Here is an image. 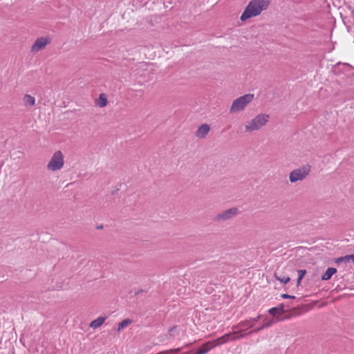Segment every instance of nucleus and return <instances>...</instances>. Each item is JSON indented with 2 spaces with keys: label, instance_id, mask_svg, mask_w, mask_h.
Here are the masks:
<instances>
[{
  "label": "nucleus",
  "instance_id": "obj_1",
  "mask_svg": "<svg viewBox=\"0 0 354 354\" xmlns=\"http://www.w3.org/2000/svg\"><path fill=\"white\" fill-rule=\"evenodd\" d=\"M270 3V0H252L241 14V20L245 21L250 18L259 15L262 11L267 9Z\"/></svg>",
  "mask_w": 354,
  "mask_h": 354
},
{
  "label": "nucleus",
  "instance_id": "obj_2",
  "mask_svg": "<svg viewBox=\"0 0 354 354\" xmlns=\"http://www.w3.org/2000/svg\"><path fill=\"white\" fill-rule=\"evenodd\" d=\"M270 118L268 114H259L253 118L248 124L245 125L246 131H257L266 124Z\"/></svg>",
  "mask_w": 354,
  "mask_h": 354
},
{
  "label": "nucleus",
  "instance_id": "obj_3",
  "mask_svg": "<svg viewBox=\"0 0 354 354\" xmlns=\"http://www.w3.org/2000/svg\"><path fill=\"white\" fill-rule=\"evenodd\" d=\"M311 166L306 164L302 167L292 170L289 174V180L291 183H296L304 180L310 172Z\"/></svg>",
  "mask_w": 354,
  "mask_h": 354
},
{
  "label": "nucleus",
  "instance_id": "obj_4",
  "mask_svg": "<svg viewBox=\"0 0 354 354\" xmlns=\"http://www.w3.org/2000/svg\"><path fill=\"white\" fill-rule=\"evenodd\" d=\"M253 98L254 95L248 93L236 99L230 107V113L243 110L247 106V104H248L253 100Z\"/></svg>",
  "mask_w": 354,
  "mask_h": 354
},
{
  "label": "nucleus",
  "instance_id": "obj_5",
  "mask_svg": "<svg viewBox=\"0 0 354 354\" xmlns=\"http://www.w3.org/2000/svg\"><path fill=\"white\" fill-rule=\"evenodd\" d=\"M64 165V156L61 151H57L53 155L47 165L48 170L55 171L59 170Z\"/></svg>",
  "mask_w": 354,
  "mask_h": 354
},
{
  "label": "nucleus",
  "instance_id": "obj_6",
  "mask_svg": "<svg viewBox=\"0 0 354 354\" xmlns=\"http://www.w3.org/2000/svg\"><path fill=\"white\" fill-rule=\"evenodd\" d=\"M243 330L234 331L232 333H226L224 335L217 338L212 344L216 346H219L225 344L230 341L236 340L245 336V334L242 333Z\"/></svg>",
  "mask_w": 354,
  "mask_h": 354
},
{
  "label": "nucleus",
  "instance_id": "obj_7",
  "mask_svg": "<svg viewBox=\"0 0 354 354\" xmlns=\"http://www.w3.org/2000/svg\"><path fill=\"white\" fill-rule=\"evenodd\" d=\"M239 212L237 207H232L216 215L213 220L216 222L225 221L236 216Z\"/></svg>",
  "mask_w": 354,
  "mask_h": 354
},
{
  "label": "nucleus",
  "instance_id": "obj_8",
  "mask_svg": "<svg viewBox=\"0 0 354 354\" xmlns=\"http://www.w3.org/2000/svg\"><path fill=\"white\" fill-rule=\"evenodd\" d=\"M50 43V41L44 37L37 38L35 43L32 44L31 47V50L32 52H37L44 48L45 46Z\"/></svg>",
  "mask_w": 354,
  "mask_h": 354
},
{
  "label": "nucleus",
  "instance_id": "obj_9",
  "mask_svg": "<svg viewBox=\"0 0 354 354\" xmlns=\"http://www.w3.org/2000/svg\"><path fill=\"white\" fill-rule=\"evenodd\" d=\"M210 130V127L207 124H203L201 125L196 131V136L200 138H204L206 137Z\"/></svg>",
  "mask_w": 354,
  "mask_h": 354
},
{
  "label": "nucleus",
  "instance_id": "obj_10",
  "mask_svg": "<svg viewBox=\"0 0 354 354\" xmlns=\"http://www.w3.org/2000/svg\"><path fill=\"white\" fill-rule=\"evenodd\" d=\"M286 312L285 304H280L277 306L271 308L268 310V313L272 316H276L277 315H282Z\"/></svg>",
  "mask_w": 354,
  "mask_h": 354
},
{
  "label": "nucleus",
  "instance_id": "obj_11",
  "mask_svg": "<svg viewBox=\"0 0 354 354\" xmlns=\"http://www.w3.org/2000/svg\"><path fill=\"white\" fill-rule=\"evenodd\" d=\"M215 345H213L212 342H207L205 343L196 353L194 354H206L212 348H214Z\"/></svg>",
  "mask_w": 354,
  "mask_h": 354
},
{
  "label": "nucleus",
  "instance_id": "obj_12",
  "mask_svg": "<svg viewBox=\"0 0 354 354\" xmlns=\"http://www.w3.org/2000/svg\"><path fill=\"white\" fill-rule=\"evenodd\" d=\"M106 319V317H99L97 319L92 321L90 323L89 326L93 329H96L103 324Z\"/></svg>",
  "mask_w": 354,
  "mask_h": 354
},
{
  "label": "nucleus",
  "instance_id": "obj_13",
  "mask_svg": "<svg viewBox=\"0 0 354 354\" xmlns=\"http://www.w3.org/2000/svg\"><path fill=\"white\" fill-rule=\"evenodd\" d=\"M337 272V269L335 268H328L326 272L322 274L321 279L322 281L329 280L332 276Z\"/></svg>",
  "mask_w": 354,
  "mask_h": 354
},
{
  "label": "nucleus",
  "instance_id": "obj_14",
  "mask_svg": "<svg viewBox=\"0 0 354 354\" xmlns=\"http://www.w3.org/2000/svg\"><path fill=\"white\" fill-rule=\"evenodd\" d=\"M180 328L178 326H174L169 329L168 336L171 338H175L180 335Z\"/></svg>",
  "mask_w": 354,
  "mask_h": 354
},
{
  "label": "nucleus",
  "instance_id": "obj_15",
  "mask_svg": "<svg viewBox=\"0 0 354 354\" xmlns=\"http://www.w3.org/2000/svg\"><path fill=\"white\" fill-rule=\"evenodd\" d=\"M24 103L26 106H32L35 104V97L30 95H25L24 97Z\"/></svg>",
  "mask_w": 354,
  "mask_h": 354
},
{
  "label": "nucleus",
  "instance_id": "obj_16",
  "mask_svg": "<svg viewBox=\"0 0 354 354\" xmlns=\"http://www.w3.org/2000/svg\"><path fill=\"white\" fill-rule=\"evenodd\" d=\"M132 322V320L130 319H123L122 322H120L119 324H118V331H120L122 330H123L124 328H125L128 325H129L130 324H131Z\"/></svg>",
  "mask_w": 354,
  "mask_h": 354
},
{
  "label": "nucleus",
  "instance_id": "obj_17",
  "mask_svg": "<svg viewBox=\"0 0 354 354\" xmlns=\"http://www.w3.org/2000/svg\"><path fill=\"white\" fill-rule=\"evenodd\" d=\"M353 256H351L349 254L335 259V262L337 264H339L341 263H348L351 260Z\"/></svg>",
  "mask_w": 354,
  "mask_h": 354
},
{
  "label": "nucleus",
  "instance_id": "obj_18",
  "mask_svg": "<svg viewBox=\"0 0 354 354\" xmlns=\"http://www.w3.org/2000/svg\"><path fill=\"white\" fill-rule=\"evenodd\" d=\"M107 98L105 94L102 93L99 97L98 105L100 107H104L107 104Z\"/></svg>",
  "mask_w": 354,
  "mask_h": 354
},
{
  "label": "nucleus",
  "instance_id": "obj_19",
  "mask_svg": "<svg viewBox=\"0 0 354 354\" xmlns=\"http://www.w3.org/2000/svg\"><path fill=\"white\" fill-rule=\"evenodd\" d=\"M274 277L278 281L284 284L288 283L290 281V278L289 277L278 276L277 272L274 273Z\"/></svg>",
  "mask_w": 354,
  "mask_h": 354
},
{
  "label": "nucleus",
  "instance_id": "obj_20",
  "mask_svg": "<svg viewBox=\"0 0 354 354\" xmlns=\"http://www.w3.org/2000/svg\"><path fill=\"white\" fill-rule=\"evenodd\" d=\"M297 272H298V278H297V285L299 286L300 284L302 279L306 274V270H299L297 271Z\"/></svg>",
  "mask_w": 354,
  "mask_h": 354
},
{
  "label": "nucleus",
  "instance_id": "obj_21",
  "mask_svg": "<svg viewBox=\"0 0 354 354\" xmlns=\"http://www.w3.org/2000/svg\"><path fill=\"white\" fill-rule=\"evenodd\" d=\"M239 326H240L241 327H245V326L248 328H252L254 326V323H252L251 320H245V321L241 322L239 324Z\"/></svg>",
  "mask_w": 354,
  "mask_h": 354
},
{
  "label": "nucleus",
  "instance_id": "obj_22",
  "mask_svg": "<svg viewBox=\"0 0 354 354\" xmlns=\"http://www.w3.org/2000/svg\"><path fill=\"white\" fill-rule=\"evenodd\" d=\"M274 320L273 319H270V320H264L263 324L261 325V328H267L270 326H271L273 324H274Z\"/></svg>",
  "mask_w": 354,
  "mask_h": 354
},
{
  "label": "nucleus",
  "instance_id": "obj_23",
  "mask_svg": "<svg viewBox=\"0 0 354 354\" xmlns=\"http://www.w3.org/2000/svg\"><path fill=\"white\" fill-rule=\"evenodd\" d=\"M281 297L283 298V299H295V297L294 295H288V294H286V293L282 294L281 295Z\"/></svg>",
  "mask_w": 354,
  "mask_h": 354
},
{
  "label": "nucleus",
  "instance_id": "obj_24",
  "mask_svg": "<svg viewBox=\"0 0 354 354\" xmlns=\"http://www.w3.org/2000/svg\"><path fill=\"white\" fill-rule=\"evenodd\" d=\"M263 328H261V326L260 327H258L257 328H254L252 330H250L248 334H253V333H257L259 332H260L261 330H263Z\"/></svg>",
  "mask_w": 354,
  "mask_h": 354
},
{
  "label": "nucleus",
  "instance_id": "obj_25",
  "mask_svg": "<svg viewBox=\"0 0 354 354\" xmlns=\"http://www.w3.org/2000/svg\"><path fill=\"white\" fill-rule=\"evenodd\" d=\"M146 292H147V290H145V289H140V290H137V291H135V292H134V295H135V296H138V295H139L140 293Z\"/></svg>",
  "mask_w": 354,
  "mask_h": 354
},
{
  "label": "nucleus",
  "instance_id": "obj_26",
  "mask_svg": "<svg viewBox=\"0 0 354 354\" xmlns=\"http://www.w3.org/2000/svg\"><path fill=\"white\" fill-rule=\"evenodd\" d=\"M261 317V315H258L257 317L253 318L252 319H251L252 323L254 324L255 322H258Z\"/></svg>",
  "mask_w": 354,
  "mask_h": 354
},
{
  "label": "nucleus",
  "instance_id": "obj_27",
  "mask_svg": "<svg viewBox=\"0 0 354 354\" xmlns=\"http://www.w3.org/2000/svg\"><path fill=\"white\" fill-rule=\"evenodd\" d=\"M191 344H192V343L186 344L184 345L183 347L184 348H188V347H189L191 346Z\"/></svg>",
  "mask_w": 354,
  "mask_h": 354
},
{
  "label": "nucleus",
  "instance_id": "obj_28",
  "mask_svg": "<svg viewBox=\"0 0 354 354\" xmlns=\"http://www.w3.org/2000/svg\"><path fill=\"white\" fill-rule=\"evenodd\" d=\"M351 256H353V258L351 259V261H354V254H350Z\"/></svg>",
  "mask_w": 354,
  "mask_h": 354
},
{
  "label": "nucleus",
  "instance_id": "obj_29",
  "mask_svg": "<svg viewBox=\"0 0 354 354\" xmlns=\"http://www.w3.org/2000/svg\"><path fill=\"white\" fill-rule=\"evenodd\" d=\"M102 227H103V226H102V225H100V226H97V229H102Z\"/></svg>",
  "mask_w": 354,
  "mask_h": 354
},
{
  "label": "nucleus",
  "instance_id": "obj_30",
  "mask_svg": "<svg viewBox=\"0 0 354 354\" xmlns=\"http://www.w3.org/2000/svg\"><path fill=\"white\" fill-rule=\"evenodd\" d=\"M237 327H238V326H235L233 327V328H236Z\"/></svg>",
  "mask_w": 354,
  "mask_h": 354
},
{
  "label": "nucleus",
  "instance_id": "obj_31",
  "mask_svg": "<svg viewBox=\"0 0 354 354\" xmlns=\"http://www.w3.org/2000/svg\"><path fill=\"white\" fill-rule=\"evenodd\" d=\"M183 354H189V352H187V353H183Z\"/></svg>",
  "mask_w": 354,
  "mask_h": 354
}]
</instances>
